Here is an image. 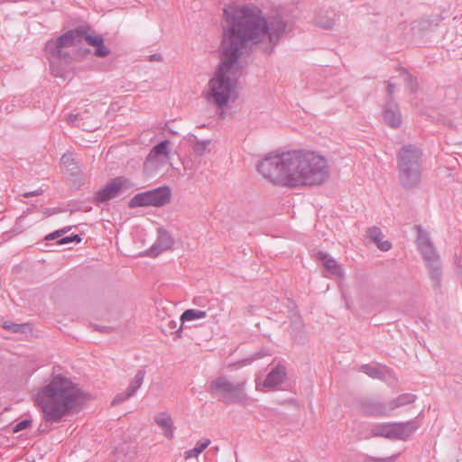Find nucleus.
Wrapping results in <instances>:
<instances>
[{
    "label": "nucleus",
    "instance_id": "40",
    "mask_svg": "<svg viewBox=\"0 0 462 462\" xmlns=\"http://www.w3.org/2000/svg\"><path fill=\"white\" fill-rule=\"evenodd\" d=\"M23 218V216H20L17 220H16V223L14 224V227H13V232L14 233H21L23 232V226L20 225V222L21 220Z\"/></svg>",
    "mask_w": 462,
    "mask_h": 462
},
{
    "label": "nucleus",
    "instance_id": "28",
    "mask_svg": "<svg viewBox=\"0 0 462 462\" xmlns=\"http://www.w3.org/2000/svg\"><path fill=\"white\" fill-rule=\"evenodd\" d=\"M61 163L69 171H77L79 167L77 166V162H75L74 155L72 153H65L62 155Z\"/></svg>",
    "mask_w": 462,
    "mask_h": 462
},
{
    "label": "nucleus",
    "instance_id": "12",
    "mask_svg": "<svg viewBox=\"0 0 462 462\" xmlns=\"http://www.w3.org/2000/svg\"><path fill=\"white\" fill-rule=\"evenodd\" d=\"M420 423L416 420L405 422H391V439H407L417 429Z\"/></svg>",
    "mask_w": 462,
    "mask_h": 462
},
{
    "label": "nucleus",
    "instance_id": "33",
    "mask_svg": "<svg viewBox=\"0 0 462 462\" xmlns=\"http://www.w3.org/2000/svg\"><path fill=\"white\" fill-rule=\"evenodd\" d=\"M67 121L69 124H71L73 125H77L79 127H82L83 129H86L88 131H91V129H88L87 127H85V124L82 123L80 124V116L79 114L77 115H74V114H70L67 117Z\"/></svg>",
    "mask_w": 462,
    "mask_h": 462
},
{
    "label": "nucleus",
    "instance_id": "32",
    "mask_svg": "<svg viewBox=\"0 0 462 462\" xmlns=\"http://www.w3.org/2000/svg\"><path fill=\"white\" fill-rule=\"evenodd\" d=\"M315 23L326 30L332 29L335 25V21L332 18H328L326 20H322L321 18H316Z\"/></svg>",
    "mask_w": 462,
    "mask_h": 462
},
{
    "label": "nucleus",
    "instance_id": "18",
    "mask_svg": "<svg viewBox=\"0 0 462 462\" xmlns=\"http://www.w3.org/2000/svg\"><path fill=\"white\" fill-rule=\"evenodd\" d=\"M316 256L317 259L320 260L323 263L324 267L331 274L337 277H341L343 275V271L335 259L329 257L327 254L323 252H318Z\"/></svg>",
    "mask_w": 462,
    "mask_h": 462
},
{
    "label": "nucleus",
    "instance_id": "21",
    "mask_svg": "<svg viewBox=\"0 0 462 462\" xmlns=\"http://www.w3.org/2000/svg\"><path fill=\"white\" fill-rule=\"evenodd\" d=\"M416 229L418 233L416 243L419 250L434 245L428 232H426L420 226H416Z\"/></svg>",
    "mask_w": 462,
    "mask_h": 462
},
{
    "label": "nucleus",
    "instance_id": "7",
    "mask_svg": "<svg viewBox=\"0 0 462 462\" xmlns=\"http://www.w3.org/2000/svg\"><path fill=\"white\" fill-rule=\"evenodd\" d=\"M420 252L429 271L430 278L433 282V288L439 290L443 275L439 254L434 245L421 249Z\"/></svg>",
    "mask_w": 462,
    "mask_h": 462
},
{
    "label": "nucleus",
    "instance_id": "15",
    "mask_svg": "<svg viewBox=\"0 0 462 462\" xmlns=\"http://www.w3.org/2000/svg\"><path fill=\"white\" fill-rule=\"evenodd\" d=\"M286 368L283 365H278L267 374L263 386L270 389H276L286 377Z\"/></svg>",
    "mask_w": 462,
    "mask_h": 462
},
{
    "label": "nucleus",
    "instance_id": "25",
    "mask_svg": "<svg viewBox=\"0 0 462 462\" xmlns=\"http://www.w3.org/2000/svg\"><path fill=\"white\" fill-rule=\"evenodd\" d=\"M189 142L192 144L193 151L199 155H202L210 143V140L199 141L197 136L193 134L189 137Z\"/></svg>",
    "mask_w": 462,
    "mask_h": 462
},
{
    "label": "nucleus",
    "instance_id": "29",
    "mask_svg": "<svg viewBox=\"0 0 462 462\" xmlns=\"http://www.w3.org/2000/svg\"><path fill=\"white\" fill-rule=\"evenodd\" d=\"M27 324L16 323H4L3 328L12 333H24L26 331Z\"/></svg>",
    "mask_w": 462,
    "mask_h": 462
},
{
    "label": "nucleus",
    "instance_id": "14",
    "mask_svg": "<svg viewBox=\"0 0 462 462\" xmlns=\"http://www.w3.org/2000/svg\"><path fill=\"white\" fill-rule=\"evenodd\" d=\"M383 118L385 123L392 128H398L402 125V115L399 106L393 102L387 103L383 107Z\"/></svg>",
    "mask_w": 462,
    "mask_h": 462
},
{
    "label": "nucleus",
    "instance_id": "39",
    "mask_svg": "<svg viewBox=\"0 0 462 462\" xmlns=\"http://www.w3.org/2000/svg\"><path fill=\"white\" fill-rule=\"evenodd\" d=\"M199 455V450L195 448V447L191 449L185 451L184 457L185 459H190L193 457H197Z\"/></svg>",
    "mask_w": 462,
    "mask_h": 462
},
{
    "label": "nucleus",
    "instance_id": "6",
    "mask_svg": "<svg viewBox=\"0 0 462 462\" xmlns=\"http://www.w3.org/2000/svg\"><path fill=\"white\" fill-rule=\"evenodd\" d=\"M170 199L171 189L163 186L136 194L130 199L129 207H162L169 203Z\"/></svg>",
    "mask_w": 462,
    "mask_h": 462
},
{
    "label": "nucleus",
    "instance_id": "2",
    "mask_svg": "<svg viewBox=\"0 0 462 462\" xmlns=\"http://www.w3.org/2000/svg\"><path fill=\"white\" fill-rule=\"evenodd\" d=\"M256 169L270 182L292 188L320 185L329 176L323 156L302 150L270 152L257 163Z\"/></svg>",
    "mask_w": 462,
    "mask_h": 462
},
{
    "label": "nucleus",
    "instance_id": "9",
    "mask_svg": "<svg viewBox=\"0 0 462 462\" xmlns=\"http://www.w3.org/2000/svg\"><path fill=\"white\" fill-rule=\"evenodd\" d=\"M128 188V181L122 178H115L95 195L97 203H104L119 197Z\"/></svg>",
    "mask_w": 462,
    "mask_h": 462
},
{
    "label": "nucleus",
    "instance_id": "36",
    "mask_svg": "<svg viewBox=\"0 0 462 462\" xmlns=\"http://www.w3.org/2000/svg\"><path fill=\"white\" fill-rule=\"evenodd\" d=\"M31 424V420H23L20 422H18L14 428V432H18V431H21V430H23L25 429H27Z\"/></svg>",
    "mask_w": 462,
    "mask_h": 462
},
{
    "label": "nucleus",
    "instance_id": "45",
    "mask_svg": "<svg viewBox=\"0 0 462 462\" xmlns=\"http://www.w3.org/2000/svg\"><path fill=\"white\" fill-rule=\"evenodd\" d=\"M195 303L198 305H201V301H199V300H195Z\"/></svg>",
    "mask_w": 462,
    "mask_h": 462
},
{
    "label": "nucleus",
    "instance_id": "30",
    "mask_svg": "<svg viewBox=\"0 0 462 462\" xmlns=\"http://www.w3.org/2000/svg\"><path fill=\"white\" fill-rule=\"evenodd\" d=\"M361 371L372 378H381L382 376V372L377 367L370 365H364Z\"/></svg>",
    "mask_w": 462,
    "mask_h": 462
},
{
    "label": "nucleus",
    "instance_id": "13",
    "mask_svg": "<svg viewBox=\"0 0 462 462\" xmlns=\"http://www.w3.org/2000/svg\"><path fill=\"white\" fill-rule=\"evenodd\" d=\"M173 245V239L164 229L158 230V237L153 245L149 249V256L155 257L161 252L170 249Z\"/></svg>",
    "mask_w": 462,
    "mask_h": 462
},
{
    "label": "nucleus",
    "instance_id": "44",
    "mask_svg": "<svg viewBox=\"0 0 462 462\" xmlns=\"http://www.w3.org/2000/svg\"><path fill=\"white\" fill-rule=\"evenodd\" d=\"M293 324L296 328H301V320H300V317H296L295 318V320L293 321Z\"/></svg>",
    "mask_w": 462,
    "mask_h": 462
},
{
    "label": "nucleus",
    "instance_id": "20",
    "mask_svg": "<svg viewBox=\"0 0 462 462\" xmlns=\"http://www.w3.org/2000/svg\"><path fill=\"white\" fill-rule=\"evenodd\" d=\"M416 395L412 393H402L388 402L390 413L400 407L413 403L416 401Z\"/></svg>",
    "mask_w": 462,
    "mask_h": 462
},
{
    "label": "nucleus",
    "instance_id": "8",
    "mask_svg": "<svg viewBox=\"0 0 462 462\" xmlns=\"http://www.w3.org/2000/svg\"><path fill=\"white\" fill-rule=\"evenodd\" d=\"M422 151L414 144L403 145L397 153V167L422 168Z\"/></svg>",
    "mask_w": 462,
    "mask_h": 462
},
{
    "label": "nucleus",
    "instance_id": "23",
    "mask_svg": "<svg viewBox=\"0 0 462 462\" xmlns=\"http://www.w3.org/2000/svg\"><path fill=\"white\" fill-rule=\"evenodd\" d=\"M371 434L374 437H383L391 439V422L374 425L371 429Z\"/></svg>",
    "mask_w": 462,
    "mask_h": 462
},
{
    "label": "nucleus",
    "instance_id": "37",
    "mask_svg": "<svg viewBox=\"0 0 462 462\" xmlns=\"http://www.w3.org/2000/svg\"><path fill=\"white\" fill-rule=\"evenodd\" d=\"M398 456H392L384 458L369 457L365 462H394Z\"/></svg>",
    "mask_w": 462,
    "mask_h": 462
},
{
    "label": "nucleus",
    "instance_id": "11",
    "mask_svg": "<svg viewBox=\"0 0 462 462\" xmlns=\"http://www.w3.org/2000/svg\"><path fill=\"white\" fill-rule=\"evenodd\" d=\"M362 411L367 416L387 417L390 416L388 403L372 398H364L360 401Z\"/></svg>",
    "mask_w": 462,
    "mask_h": 462
},
{
    "label": "nucleus",
    "instance_id": "34",
    "mask_svg": "<svg viewBox=\"0 0 462 462\" xmlns=\"http://www.w3.org/2000/svg\"><path fill=\"white\" fill-rule=\"evenodd\" d=\"M403 79L411 91H415L417 89L418 84L416 80L413 79L412 76L405 70L403 71Z\"/></svg>",
    "mask_w": 462,
    "mask_h": 462
},
{
    "label": "nucleus",
    "instance_id": "10",
    "mask_svg": "<svg viewBox=\"0 0 462 462\" xmlns=\"http://www.w3.org/2000/svg\"><path fill=\"white\" fill-rule=\"evenodd\" d=\"M400 185L405 189L416 188L421 180L422 168L397 167Z\"/></svg>",
    "mask_w": 462,
    "mask_h": 462
},
{
    "label": "nucleus",
    "instance_id": "22",
    "mask_svg": "<svg viewBox=\"0 0 462 462\" xmlns=\"http://www.w3.org/2000/svg\"><path fill=\"white\" fill-rule=\"evenodd\" d=\"M145 374L146 372L144 369H140L136 372L134 377L131 380L127 387V390L130 392V395H134L141 387L143 383Z\"/></svg>",
    "mask_w": 462,
    "mask_h": 462
},
{
    "label": "nucleus",
    "instance_id": "26",
    "mask_svg": "<svg viewBox=\"0 0 462 462\" xmlns=\"http://www.w3.org/2000/svg\"><path fill=\"white\" fill-rule=\"evenodd\" d=\"M182 324H180V328H177V326H178V323L176 320H173V319H170L167 321V323L165 324V327L162 328V332L164 334H176L177 337H181V330H182Z\"/></svg>",
    "mask_w": 462,
    "mask_h": 462
},
{
    "label": "nucleus",
    "instance_id": "17",
    "mask_svg": "<svg viewBox=\"0 0 462 462\" xmlns=\"http://www.w3.org/2000/svg\"><path fill=\"white\" fill-rule=\"evenodd\" d=\"M69 229H70V226L62 228L60 230H57L53 233H51L45 236V240L50 241V240L58 239L57 243L59 245H67V244L72 243V242H77V243L80 242L81 238L79 235L63 236V235L66 234Z\"/></svg>",
    "mask_w": 462,
    "mask_h": 462
},
{
    "label": "nucleus",
    "instance_id": "5",
    "mask_svg": "<svg viewBox=\"0 0 462 462\" xmlns=\"http://www.w3.org/2000/svg\"><path fill=\"white\" fill-rule=\"evenodd\" d=\"M245 384L246 380L233 383L226 376H219L210 382L208 392L225 404H245L249 399Z\"/></svg>",
    "mask_w": 462,
    "mask_h": 462
},
{
    "label": "nucleus",
    "instance_id": "24",
    "mask_svg": "<svg viewBox=\"0 0 462 462\" xmlns=\"http://www.w3.org/2000/svg\"><path fill=\"white\" fill-rule=\"evenodd\" d=\"M207 317V312L200 310L189 309L185 310L180 316L181 323L194 319H204Z\"/></svg>",
    "mask_w": 462,
    "mask_h": 462
},
{
    "label": "nucleus",
    "instance_id": "3",
    "mask_svg": "<svg viewBox=\"0 0 462 462\" xmlns=\"http://www.w3.org/2000/svg\"><path fill=\"white\" fill-rule=\"evenodd\" d=\"M88 26H79L69 30L57 40H50L45 44V52L50 61L51 71L54 76L60 75L58 66L70 63L78 53L77 46L82 42L96 47L94 54L97 57H106L109 50L104 45V39L100 34L90 33Z\"/></svg>",
    "mask_w": 462,
    "mask_h": 462
},
{
    "label": "nucleus",
    "instance_id": "38",
    "mask_svg": "<svg viewBox=\"0 0 462 462\" xmlns=\"http://www.w3.org/2000/svg\"><path fill=\"white\" fill-rule=\"evenodd\" d=\"M395 89V85L388 82L387 83V97H388V102L387 103H393V92Z\"/></svg>",
    "mask_w": 462,
    "mask_h": 462
},
{
    "label": "nucleus",
    "instance_id": "1",
    "mask_svg": "<svg viewBox=\"0 0 462 462\" xmlns=\"http://www.w3.org/2000/svg\"><path fill=\"white\" fill-rule=\"evenodd\" d=\"M221 42L218 48L220 64L209 80L208 100L223 107L230 99L240 75L239 60L253 46H260L271 54L285 34L287 23L280 15L265 17L254 5L224 9Z\"/></svg>",
    "mask_w": 462,
    "mask_h": 462
},
{
    "label": "nucleus",
    "instance_id": "43",
    "mask_svg": "<svg viewBox=\"0 0 462 462\" xmlns=\"http://www.w3.org/2000/svg\"><path fill=\"white\" fill-rule=\"evenodd\" d=\"M162 60L161 54H152L150 56V60L160 61Z\"/></svg>",
    "mask_w": 462,
    "mask_h": 462
},
{
    "label": "nucleus",
    "instance_id": "27",
    "mask_svg": "<svg viewBox=\"0 0 462 462\" xmlns=\"http://www.w3.org/2000/svg\"><path fill=\"white\" fill-rule=\"evenodd\" d=\"M169 142L162 141L156 144L151 151L149 156H157V155H164L167 156L169 154Z\"/></svg>",
    "mask_w": 462,
    "mask_h": 462
},
{
    "label": "nucleus",
    "instance_id": "35",
    "mask_svg": "<svg viewBox=\"0 0 462 462\" xmlns=\"http://www.w3.org/2000/svg\"><path fill=\"white\" fill-rule=\"evenodd\" d=\"M210 444V439H200L196 443L195 448L199 450V454H201Z\"/></svg>",
    "mask_w": 462,
    "mask_h": 462
},
{
    "label": "nucleus",
    "instance_id": "19",
    "mask_svg": "<svg viewBox=\"0 0 462 462\" xmlns=\"http://www.w3.org/2000/svg\"><path fill=\"white\" fill-rule=\"evenodd\" d=\"M368 237L377 245L382 251H388L392 247L389 241H382L383 234L380 228L373 226L367 230Z\"/></svg>",
    "mask_w": 462,
    "mask_h": 462
},
{
    "label": "nucleus",
    "instance_id": "41",
    "mask_svg": "<svg viewBox=\"0 0 462 462\" xmlns=\"http://www.w3.org/2000/svg\"><path fill=\"white\" fill-rule=\"evenodd\" d=\"M42 193V190L40 189H36L34 191H32V192H26L23 194V197L25 198H29V197H32V196H39Z\"/></svg>",
    "mask_w": 462,
    "mask_h": 462
},
{
    "label": "nucleus",
    "instance_id": "31",
    "mask_svg": "<svg viewBox=\"0 0 462 462\" xmlns=\"http://www.w3.org/2000/svg\"><path fill=\"white\" fill-rule=\"evenodd\" d=\"M134 395H130V392L126 389L125 392L120 393L115 396V398L112 401V405L116 406L120 403H123L129 398L133 397Z\"/></svg>",
    "mask_w": 462,
    "mask_h": 462
},
{
    "label": "nucleus",
    "instance_id": "42",
    "mask_svg": "<svg viewBox=\"0 0 462 462\" xmlns=\"http://www.w3.org/2000/svg\"><path fill=\"white\" fill-rule=\"evenodd\" d=\"M95 329L96 330H99L101 332H109L110 331V328L109 327H100L98 325H95Z\"/></svg>",
    "mask_w": 462,
    "mask_h": 462
},
{
    "label": "nucleus",
    "instance_id": "4",
    "mask_svg": "<svg viewBox=\"0 0 462 462\" xmlns=\"http://www.w3.org/2000/svg\"><path fill=\"white\" fill-rule=\"evenodd\" d=\"M81 393L69 379L61 375L54 376L36 395L47 422H59L78 404Z\"/></svg>",
    "mask_w": 462,
    "mask_h": 462
},
{
    "label": "nucleus",
    "instance_id": "16",
    "mask_svg": "<svg viewBox=\"0 0 462 462\" xmlns=\"http://www.w3.org/2000/svg\"><path fill=\"white\" fill-rule=\"evenodd\" d=\"M154 421L162 429L163 435L171 439L173 438L174 426L172 419L168 412H161L154 417Z\"/></svg>",
    "mask_w": 462,
    "mask_h": 462
}]
</instances>
